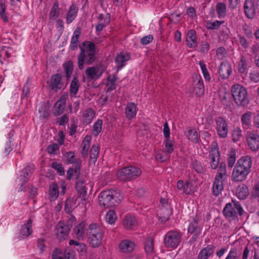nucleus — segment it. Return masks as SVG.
Segmentation results:
<instances>
[{"mask_svg": "<svg viewBox=\"0 0 259 259\" xmlns=\"http://www.w3.org/2000/svg\"><path fill=\"white\" fill-rule=\"evenodd\" d=\"M64 156L66 158V162L67 163H74V161L75 160L74 159L75 153L72 151H69L65 153L64 154Z\"/></svg>", "mask_w": 259, "mask_h": 259, "instance_id": "nucleus-60", "label": "nucleus"}, {"mask_svg": "<svg viewBox=\"0 0 259 259\" xmlns=\"http://www.w3.org/2000/svg\"><path fill=\"white\" fill-rule=\"evenodd\" d=\"M248 146L252 151H255L259 149V136L254 132H248L247 136Z\"/></svg>", "mask_w": 259, "mask_h": 259, "instance_id": "nucleus-17", "label": "nucleus"}, {"mask_svg": "<svg viewBox=\"0 0 259 259\" xmlns=\"http://www.w3.org/2000/svg\"><path fill=\"white\" fill-rule=\"evenodd\" d=\"M6 0H0V15L5 22H7L9 20L6 13Z\"/></svg>", "mask_w": 259, "mask_h": 259, "instance_id": "nucleus-43", "label": "nucleus"}, {"mask_svg": "<svg viewBox=\"0 0 259 259\" xmlns=\"http://www.w3.org/2000/svg\"><path fill=\"white\" fill-rule=\"evenodd\" d=\"M193 92L198 97L204 94V85L203 80L200 75L195 74L193 77Z\"/></svg>", "mask_w": 259, "mask_h": 259, "instance_id": "nucleus-14", "label": "nucleus"}, {"mask_svg": "<svg viewBox=\"0 0 259 259\" xmlns=\"http://www.w3.org/2000/svg\"><path fill=\"white\" fill-rule=\"evenodd\" d=\"M59 149L58 145L56 143H53L48 146L47 150L49 154L54 155L57 153Z\"/></svg>", "mask_w": 259, "mask_h": 259, "instance_id": "nucleus-59", "label": "nucleus"}, {"mask_svg": "<svg viewBox=\"0 0 259 259\" xmlns=\"http://www.w3.org/2000/svg\"><path fill=\"white\" fill-rule=\"evenodd\" d=\"M220 152L219 146L216 142H213L211 145L210 150L209 153V159L210 167L216 169L220 162Z\"/></svg>", "mask_w": 259, "mask_h": 259, "instance_id": "nucleus-9", "label": "nucleus"}, {"mask_svg": "<svg viewBox=\"0 0 259 259\" xmlns=\"http://www.w3.org/2000/svg\"><path fill=\"white\" fill-rule=\"evenodd\" d=\"M96 115L95 111L92 108H87L82 112L81 121L83 124L87 125L91 123Z\"/></svg>", "mask_w": 259, "mask_h": 259, "instance_id": "nucleus-23", "label": "nucleus"}, {"mask_svg": "<svg viewBox=\"0 0 259 259\" xmlns=\"http://www.w3.org/2000/svg\"><path fill=\"white\" fill-rule=\"evenodd\" d=\"M225 179L215 178L212 184V193L215 196L220 195L224 190Z\"/></svg>", "mask_w": 259, "mask_h": 259, "instance_id": "nucleus-21", "label": "nucleus"}, {"mask_svg": "<svg viewBox=\"0 0 259 259\" xmlns=\"http://www.w3.org/2000/svg\"><path fill=\"white\" fill-rule=\"evenodd\" d=\"M137 105L134 103H128L125 109V113L126 117L128 119H132L134 118L137 112Z\"/></svg>", "mask_w": 259, "mask_h": 259, "instance_id": "nucleus-33", "label": "nucleus"}, {"mask_svg": "<svg viewBox=\"0 0 259 259\" xmlns=\"http://www.w3.org/2000/svg\"><path fill=\"white\" fill-rule=\"evenodd\" d=\"M236 160V151L234 149H231L228 154V165L232 168L234 165Z\"/></svg>", "mask_w": 259, "mask_h": 259, "instance_id": "nucleus-48", "label": "nucleus"}, {"mask_svg": "<svg viewBox=\"0 0 259 259\" xmlns=\"http://www.w3.org/2000/svg\"><path fill=\"white\" fill-rule=\"evenodd\" d=\"M122 198V195L119 190H107L100 194L99 203L104 207H114L119 204Z\"/></svg>", "mask_w": 259, "mask_h": 259, "instance_id": "nucleus-2", "label": "nucleus"}, {"mask_svg": "<svg viewBox=\"0 0 259 259\" xmlns=\"http://www.w3.org/2000/svg\"><path fill=\"white\" fill-rule=\"evenodd\" d=\"M144 249L147 255L154 253V239L150 237L146 240L144 242Z\"/></svg>", "mask_w": 259, "mask_h": 259, "instance_id": "nucleus-39", "label": "nucleus"}, {"mask_svg": "<svg viewBox=\"0 0 259 259\" xmlns=\"http://www.w3.org/2000/svg\"><path fill=\"white\" fill-rule=\"evenodd\" d=\"M153 39L154 37L152 35H147L141 38L140 43L143 45H147L152 42Z\"/></svg>", "mask_w": 259, "mask_h": 259, "instance_id": "nucleus-63", "label": "nucleus"}, {"mask_svg": "<svg viewBox=\"0 0 259 259\" xmlns=\"http://www.w3.org/2000/svg\"><path fill=\"white\" fill-rule=\"evenodd\" d=\"M60 14L59 4L58 2L54 3L51 8L49 13V17L51 19L55 20L58 18Z\"/></svg>", "mask_w": 259, "mask_h": 259, "instance_id": "nucleus-42", "label": "nucleus"}, {"mask_svg": "<svg viewBox=\"0 0 259 259\" xmlns=\"http://www.w3.org/2000/svg\"><path fill=\"white\" fill-rule=\"evenodd\" d=\"M39 113V118L41 119H48L50 115V112L49 108L45 105H41L38 110Z\"/></svg>", "mask_w": 259, "mask_h": 259, "instance_id": "nucleus-46", "label": "nucleus"}, {"mask_svg": "<svg viewBox=\"0 0 259 259\" xmlns=\"http://www.w3.org/2000/svg\"><path fill=\"white\" fill-rule=\"evenodd\" d=\"M12 48L5 46L0 47V63L4 64L6 58H9L11 56Z\"/></svg>", "mask_w": 259, "mask_h": 259, "instance_id": "nucleus-35", "label": "nucleus"}, {"mask_svg": "<svg viewBox=\"0 0 259 259\" xmlns=\"http://www.w3.org/2000/svg\"><path fill=\"white\" fill-rule=\"evenodd\" d=\"M55 232L58 240L62 241L66 239L68 236L69 227L64 223L59 222L56 226Z\"/></svg>", "mask_w": 259, "mask_h": 259, "instance_id": "nucleus-13", "label": "nucleus"}, {"mask_svg": "<svg viewBox=\"0 0 259 259\" xmlns=\"http://www.w3.org/2000/svg\"><path fill=\"white\" fill-rule=\"evenodd\" d=\"M180 240L181 235L178 232L170 231L166 234L164 242L166 247L176 248L179 244Z\"/></svg>", "mask_w": 259, "mask_h": 259, "instance_id": "nucleus-10", "label": "nucleus"}, {"mask_svg": "<svg viewBox=\"0 0 259 259\" xmlns=\"http://www.w3.org/2000/svg\"><path fill=\"white\" fill-rule=\"evenodd\" d=\"M115 81L116 78L114 76L111 77L109 76L107 80V82L106 84L107 87V91L108 92H110L113 91L115 89L116 85H115Z\"/></svg>", "mask_w": 259, "mask_h": 259, "instance_id": "nucleus-52", "label": "nucleus"}, {"mask_svg": "<svg viewBox=\"0 0 259 259\" xmlns=\"http://www.w3.org/2000/svg\"><path fill=\"white\" fill-rule=\"evenodd\" d=\"M92 138L90 136L87 135L81 143V155L82 157H86L88 155L89 149L91 145Z\"/></svg>", "mask_w": 259, "mask_h": 259, "instance_id": "nucleus-36", "label": "nucleus"}, {"mask_svg": "<svg viewBox=\"0 0 259 259\" xmlns=\"http://www.w3.org/2000/svg\"><path fill=\"white\" fill-rule=\"evenodd\" d=\"M96 47L91 41L87 42L84 49H81L78 56V67L80 70L84 67V63L91 64L95 60Z\"/></svg>", "mask_w": 259, "mask_h": 259, "instance_id": "nucleus-3", "label": "nucleus"}, {"mask_svg": "<svg viewBox=\"0 0 259 259\" xmlns=\"http://www.w3.org/2000/svg\"><path fill=\"white\" fill-rule=\"evenodd\" d=\"M65 77L64 73L61 72L53 74L51 76L50 80V87L55 92L62 89L64 84L63 78Z\"/></svg>", "mask_w": 259, "mask_h": 259, "instance_id": "nucleus-11", "label": "nucleus"}, {"mask_svg": "<svg viewBox=\"0 0 259 259\" xmlns=\"http://www.w3.org/2000/svg\"><path fill=\"white\" fill-rule=\"evenodd\" d=\"M185 135L188 140L191 143L197 144L200 141V135L197 130L193 127H189L186 128Z\"/></svg>", "mask_w": 259, "mask_h": 259, "instance_id": "nucleus-18", "label": "nucleus"}, {"mask_svg": "<svg viewBox=\"0 0 259 259\" xmlns=\"http://www.w3.org/2000/svg\"><path fill=\"white\" fill-rule=\"evenodd\" d=\"M110 23V16L108 14L106 16L101 14L98 17V23L96 25V30L100 32Z\"/></svg>", "mask_w": 259, "mask_h": 259, "instance_id": "nucleus-26", "label": "nucleus"}, {"mask_svg": "<svg viewBox=\"0 0 259 259\" xmlns=\"http://www.w3.org/2000/svg\"><path fill=\"white\" fill-rule=\"evenodd\" d=\"M251 113L248 112L242 115L241 121L242 125L248 126L251 123Z\"/></svg>", "mask_w": 259, "mask_h": 259, "instance_id": "nucleus-53", "label": "nucleus"}, {"mask_svg": "<svg viewBox=\"0 0 259 259\" xmlns=\"http://www.w3.org/2000/svg\"><path fill=\"white\" fill-rule=\"evenodd\" d=\"M66 102V97L62 96L55 104L53 108V113L55 115L61 114L64 111Z\"/></svg>", "mask_w": 259, "mask_h": 259, "instance_id": "nucleus-27", "label": "nucleus"}, {"mask_svg": "<svg viewBox=\"0 0 259 259\" xmlns=\"http://www.w3.org/2000/svg\"><path fill=\"white\" fill-rule=\"evenodd\" d=\"M226 175V165L224 162L220 163L215 178L225 179Z\"/></svg>", "mask_w": 259, "mask_h": 259, "instance_id": "nucleus-51", "label": "nucleus"}, {"mask_svg": "<svg viewBox=\"0 0 259 259\" xmlns=\"http://www.w3.org/2000/svg\"><path fill=\"white\" fill-rule=\"evenodd\" d=\"M100 147L98 145H94L90 150V163L95 164L99 154Z\"/></svg>", "mask_w": 259, "mask_h": 259, "instance_id": "nucleus-38", "label": "nucleus"}, {"mask_svg": "<svg viewBox=\"0 0 259 259\" xmlns=\"http://www.w3.org/2000/svg\"><path fill=\"white\" fill-rule=\"evenodd\" d=\"M63 68L66 73L67 79L69 78L73 71V63L71 61H67L63 64Z\"/></svg>", "mask_w": 259, "mask_h": 259, "instance_id": "nucleus-47", "label": "nucleus"}, {"mask_svg": "<svg viewBox=\"0 0 259 259\" xmlns=\"http://www.w3.org/2000/svg\"><path fill=\"white\" fill-rule=\"evenodd\" d=\"M249 78L254 83L259 82V71L257 70L251 71L249 73Z\"/></svg>", "mask_w": 259, "mask_h": 259, "instance_id": "nucleus-62", "label": "nucleus"}, {"mask_svg": "<svg viewBox=\"0 0 259 259\" xmlns=\"http://www.w3.org/2000/svg\"><path fill=\"white\" fill-rule=\"evenodd\" d=\"M80 34L81 29L80 27H77L74 30L71 38L70 48L72 50H74L77 49L78 44V39Z\"/></svg>", "mask_w": 259, "mask_h": 259, "instance_id": "nucleus-34", "label": "nucleus"}, {"mask_svg": "<svg viewBox=\"0 0 259 259\" xmlns=\"http://www.w3.org/2000/svg\"><path fill=\"white\" fill-rule=\"evenodd\" d=\"M216 130L219 136L221 138L227 137L228 133V125L225 119L221 117L217 118L215 120Z\"/></svg>", "mask_w": 259, "mask_h": 259, "instance_id": "nucleus-12", "label": "nucleus"}, {"mask_svg": "<svg viewBox=\"0 0 259 259\" xmlns=\"http://www.w3.org/2000/svg\"><path fill=\"white\" fill-rule=\"evenodd\" d=\"M32 220L29 219L26 224H24L20 230V235L22 238H28L32 233Z\"/></svg>", "mask_w": 259, "mask_h": 259, "instance_id": "nucleus-25", "label": "nucleus"}, {"mask_svg": "<svg viewBox=\"0 0 259 259\" xmlns=\"http://www.w3.org/2000/svg\"><path fill=\"white\" fill-rule=\"evenodd\" d=\"M235 195L240 200H243L249 195V189L247 185L244 184H240L235 189Z\"/></svg>", "mask_w": 259, "mask_h": 259, "instance_id": "nucleus-24", "label": "nucleus"}, {"mask_svg": "<svg viewBox=\"0 0 259 259\" xmlns=\"http://www.w3.org/2000/svg\"><path fill=\"white\" fill-rule=\"evenodd\" d=\"M199 65H200L201 70L202 71V73L203 74L205 80L206 81H209L210 79V77L209 73L207 70V69L206 67V65L202 61H200L199 62Z\"/></svg>", "mask_w": 259, "mask_h": 259, "instance_id": "nucleus-54", "label": "nucleus"}, {"mask_svg": "<svg viewBox=\"0 0 259 259\" xmlns=\"http://www.w3.org/2000/svg\"><path fill=\"white\" fill-rule=\"evenodd\" d=\"M141 170L135 166H127L119 169L116 174L120 181H126L136 179L141 175Z\"/></svg>", "mask_w": 259, "mask_h": 259, "instance_id": "nucleus-7", "label": "nucleus"}, {"mask_svg": "<svg viewBox=\"0 0 259 259\" xmlns=\"http://www.w3.org/2000/svg\"><path fill=\"white\" fill-rule=\"evenodd\" d=\"M198 220L194 219L188 226V232L191 234H195L196 235H198L201 230L200 227L198 226Z\"/></svg>", "mask_w": 259, "mask_h": 259, "instance_id": "nucleus-40", "label": "nucleus"}, {"mask_svg": "<svg viewBox=\"0 0 259 259\" xmlns=\"http://www.w3.org/2000/svg\"><path fill=\"white\" fill-rule=\"evenodd\" d=\"M52 167L57 171V173L60 176H63L65 174V170L64 167L62 166L61 163L54 161L52 163Z\"/></svg>", "mask_w": 259, "mask_h": 259, "instance_id": "nucleus-55", "label": "nucleus"}, {"mask_svg": "<svg viewBox=\"0 0 259 259\" xmlns=\"http://www.w3.org/2000/svg\"><path fill=\"white\" fill-rule=\"evenodd\" d=\"M226 5L223 3H219L217 5V12L219 18L224 17L226 14Z\"/></svg>", "mask_w": 259, "mask_h": 259, "instance_id": "nucleus-50", "label": "nucleus"}, {"mask_svg": "<svg viewBox=\"0 0 259 259\" xmlns=\"http://www.w3.org/2000/svg\"><path fill=\"white\" fill-rule=\"evenodd\" d=\"M224 23V21L215 20L211 21L208 20L205 22V27L208 30H218Z\"/></svg>", "mask_w": 259, "mask_h": 259, "instance_id": "nucleus-41", "label": "nucleus"}, {"mask_svg": "<svg viewBox=\"0 0 259 259\" xmlns=\"http://www.w3.org/2000/svg\"><path fill=\"white\" fill-rule=\"evenodd\" d=\"M76 189L78 193H79L80 197L84 198L87 195V187L82 184H77L76 185Z\"/></svg>", "mask_w": 259, "mask_h": 259, "instance_id": "nucleus-58", "label": "nucleus"}, {"mask_svg": "<svg viewBox=\"0 0 259 259\" xmlns=\"http://www.w3.org/2000/svg\"><path fill=\"white\" fill-rule=\"evenodd\" d=\"M117 216L113 210L108 211L106 214V221L109 224H113L117 220Z\"/></svg>", "mask_w": 259, "mask_h": 259, "instance_id": "nucleus-49", "label": "nucleus"}, {"mask_svg": "<svg viewBox=\"0 0 259 259\" xmlns=\"http://www.w3.org/2000/svg\"><path fill=\"white\" fill-rule=\"evenodd\" d=\"M243 8L247 18L252 19L254 18L256 14L254 0H245Z\"/></svg>", "mask_w": 259, "mask_h": 259, "instance_id": "nucleus-15", "label": "nucleus"}, {"mask_svg": "<svg viewBox=\"0 0 259 259\" xmlns=\"http://www.w3.org/2000/svg\"><path fill=\"white\" fill-rule=\"evenodd\" d=\"M79 86V81L78 79L76 77H73L70 85V92L72 96H75L77 93Z\"/></svg>", "mask_w": 259, "mask_h": 259, "instance_id": "nucleus-44", "label": "nucleus"}, {"mask_svg": "<svg viewBox=\"0 0 259 259\" xmlns=\"http://www.w3.org/2000/svg\"><path fill=\"white\" fill-rule=\"evenodd\" d=\"M106 70L104 66L101 64L88 67L85 74L88 79L91 80H97L103 75Z\"/></svg>", "mask_w": 259, "mask_h": 259, "instance_id": "nucleus-8", "label": "nucleus"}, {"mask_svg": "<svg viewBox=\"0 0 259 259\" xmlns=\"http://www.w3.org/2000/svg\"><path fill=\"white\" fill-rule=\"evenodd\" d=\"M59 188L56 183H53L50 185L48 191L49 199L50 201L56 200L59 196Z\"/></svg>", "mask_w": 259, "mask_h": 259, "instance_id": "nucleus-32", "label": "nucleus"}, {"mask_svg": "<svg viewBox=\"0 0 259 259\" xmlns=\"http://www.w3.org/2000/svg\"><path fill=\"white\" fill-rule=\"evenodd\" d=\"M251 165L252 160L250 156H245L239 159L233 170L232 180L235 182L245 181L250 172Z\"/></svg>", "mask_w": 259, "mask_h": 259, "instance_id": "nucleus-1", "label": "nucleus"}, {"mask_svg": "<svg viewBox=\"0 0 259 259\" xmlns=\"http://www.w3.org/2000/svg\"><path fill=\"white\" fill-rule=\"evenodd\" d=\"M214 247L212 245H208L203 248L197 255L198 259H208L214 253Z\"/></svg>", "mask_w": 259, "mask_h": 259, "instance_id": "nucleus-28", "label": "nucleus"}, {"mask_svg": "<svg viewBox=\"0 0 259 259\" xmlns=\"http://www.w3.org/2000/svg\"><path fill=\"white\" fill-rule=\"evenodd\" d=\"M78 7L76 5L72 4L66 15V23L70 24L75 19L78 13Z\"/></svg>", "mask_w": 259, "mask_h": 259, "instance_id": "nucleus-30", "label": "nucleus"}, {"mask_svg": "<svg viewBox=\"0 0 259 259\" xmlns=\"http://www.w3.org/2000/svg\"><path fill=\"white\" fill-rule=\"evenodd\" d=\"M64 259H75V252L74 251H69L68 249L65 250L64 253H62Z\"/></svg>", "mask_w": 259, "mask_h": 259, "instance_id": "nucleus-64", "label": "nucleus"}, {"mask_svg": "<svg viewBox=\"0 0 259 259\" xmlns=\"http://www.w3.org/2000/svg\"><path fill=\"white\" fill-rule=\"evenodd\" d=\"M77 251L80 256H84L87 252V247L83 243H80L77 246Z\"/></svg>", "mask_w": 259, "mask_h": 259, "instance_id": "nucleus-61", "label": "nucleus"}, {"mask_svg": "<svg viewBox=\"0 0 259 259\" xmlns=\"http://www.w3.org/2000/svg\"><path fill=\"white\" fill-rule=\"evenodd\" d=\"M85 231L86 226L85 222L84 221H82L74 227L72 231V234L74 236V237L78 241H82L85 237Z\"/></svg>", "mask_w": 259, "mask_h": 259, "instance_id": "nucleus-16", "label": "nucleus"}, {"mask_svg": "<svg viewBox=\"0 0 259 259\" xmlns=\"http://www.w3.org/2000/svg\"><path fill=\"white\" fill-rule=\"evenodd\" d=\"M243 212V209L240 203L234 200L227 203L223 209L224 216L229 220L235 219L238 215H241Z\"/></svg>", "mask_w": 259, "mask_h": 259, "instance_id": "nucleus-6", "label": "nucleus"}, {"mask_svg": "<svg viewBox=\"0 0 259 259\" xmlns=\"http://www.w3.org/2000/svg\"><path fill=\"white\" fill-rule=\"evenodd\" d=\"M231 94L235 104L239 107L246 106L249 102L247 89L242 85L236 83L231 88Z\"/></svg>", "mask_w": 259, "mask_h": 259, "instance_id": "nucleus-4", "label": "nucleus"}, {"mask_svg": "<svg viewBox=\"0 0 259 259\" xmlns=\"http://www.w3.org/2000/svg\"><path fill=\"white\" fill-rule=\"evenodd\" d=\"M186 44L189 48H194L197 46L196 32L194 30L190 29L187 35Z\"/></svg>", "mask_w": 259, "mask_h": 259, "instance_id": "nucleus-31", "label": "nucleus"}, {"mask_svg": "<svg viewBox=\"0 0 259 259\" xmlns=\"http://www.w3.org/2000/svg\"><path fill=\"white\" fill-rule=\"evenodd\" d=\"M242 136V131L240 127L235 128L232 133L233 142H236L239 140Z\"/></svg>", "mask_w": 259, "mask_h": 259, "instance_id": "nucleus-57", "label": "nucleus"}, {"mask_svg": "<svg viewBox=\"0 0 259 259\" xmlns=\"http://www.w3.org/2000/svg\"><path fill=\"white\" fill-rule=\"evenodd\" d=\"M219 73L222 79L228 78L232 73V68L230 64L228 61L222 62L219 67Z\"/></svg>", "mask_w": 259, "mask_h": 259, "instance_id": "nucleus-19", "label": "nucleus"}, {"mask_svg": "<svg viewBox=\"0 0 259 259\" xmlns=\"http://www.w3.org/2000/svg\"><path fill=\"white\" fill-rule=\"evenodd\" d=\"M137 223L136 218L131 214L126 215L123 221V225L127 229L132 228Z\"/></svg>", "mask_w": 259, "mask_h": 259, "instance_id": "nucleus-37", "label": "nucleus"}, {"mask_svg": "<svg viewBox=\"0 0 259 259\" xmlns=\"http://www.w3.org/2000/svg\"><path fill=\"white\" fill-rule=\"evenodd\" d=\"M34 169V166L33 164L27 165L24 167L21 172L20 180L23 185L26 182L31 176Z\"/></svg>", "mask_w": 259, "mask_h": 259, "instance_id": "nucleus-29", "label": "nucleus"}, {"mask_svg": "<svg viewBox=\"0 0 259 259\" xmlns=\"http://www.w3.org/2000/svg\"><path fill=\"white\" fill-rule=\"evenodd\" d=\"M88 240L90 245L94 248L99 247L102 244L104 232L97 223L91 224L89 226Z\"/></svg>", "mask_w": 259, "mask_h": 259, "instance_id": "nucleus-5", "label": "nucleus"}, {"mask_svg": "<svg viewBox=\"0 0 259 259\" xmlns=\"http://www.w3.org/2000/svg\"><path fill=\"white\" fill-rule=\"evenodd\" d=\"M135 247V243L128 239L123 240L119 244V248L123 253L131 252L134 250Z\"/></svg>", "mask_w": 259, "mask_h": 259, "instance_id": "nucleus-22", "label": "nucleus"}, {"mask_svg": "<svg viewBox=\"0 0 259 259\" xmlns=\"http://www.w3.org/2000/svg\"><path fill=\"white\" fill-rule=\"evenodd\" d=\"M103 121L102 119H98L94 124L92 134L97 136L101 132L102 129Z\"/></svg>", "mask_w": 259, "mask_h": 259, "instance_id": "nucleus-45", "label": "nucleus"}, {"mask_svg": "<svg viewBox=\"0 0 259 259\" xmlns=\"http://www.w3.org/2000/svg\"><path fill=\"white\" fill-rule=\"evenodd\" d=\"M238 71L241 73H244L247 69V61L244 56H242L238 65Z\"/></svg>", "mask_w": 259, "mask_h": 259, "instance_id": "nucleus-56", "label": "nucleus"}, {"mask_svg": "<svg viewBox=\"0 0 259 259\" xmlns=\"http://www.w3.org/2000/svg\"><path fill=\"white\" fill-rule=\"evenodd\" d=\"M131 55L127 53H120L115 57V63L118 67V69H121L124 67L126 62L130 59Z\"/></svg>", "mask_w": 259, "mask_h": 259, "instance_id": "nucleus-20", "label": "nucleus"}]
</instances>
